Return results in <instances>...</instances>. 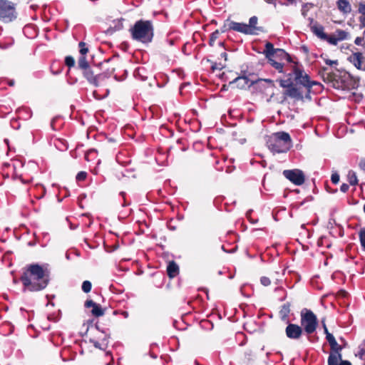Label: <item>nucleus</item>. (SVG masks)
<instances>
[{
	"instance_id": "31",
	"label": "nucleus",
	"mask_w": 365,
	"mask_h": 365,
	"mask_svg": "<svg viewBox=\"0 0 365 365\" xmlns=\"http://www.w3.org/2000/svg\"><path fill=\"white\" fill-rule=\"evenodd\" d=\"M322 40L327 41L329 43L336 46L338 43V41L334 35H328L327 34V37L323 38Z\"/></svg>"
},
{
	"instance_id": "41",
	"label": "nucleus",
	"mask_w": 365,
	"mask_h": 365,
	"mask_svg": "<svg viewBox=\"0 0 365 365\" xmlns=\"http://www.w3.org/2000/svg\"><path fill=\"white\" fill-rule=\"evenodd\" d=\"M364 42V37H356L354 41V43L358 46L363 45V43Z\"/></svg>"
},
{
	"instance_id": "18",
	"label": "nucleus",
	"mask_w": 365,
	"mask_h": 365,
	"mask_svg": "<svg viewBox=\"0 0 365 365\" xmlns=\"http://www.w3.org/2000/svg\"><path fill=\"white\" fill-rule=\"evenodd\" d=\"M167 273L170 278H174L179 274V267L174 261L169 262Z\"/></svg>"
},
{
	"instance_id": "20",
	"label": "nucleus",
	"mask_w": 365,
	"mask_h": 365,
	"mask_svg": "<svg viewBox=\"0 0 365 365\" xmlns=\"http://www.w3.org/2000/svg\"><path fill=\"white\" fill-rule=\"evenodd\" d=\"M363 56L360 52L354 53L350 56V61L358 68L361 69L362 66Z\"/></svg>"
},
{
	"instance_id": "63",
	"label": "nucleus",
	"mask_w": 365,
	"mask_h": 365,
	"mask_svg": "<svg viewBox=\"0 0 365 365\" xmlns=\"http://www.w3.org/2000/svg\"><path fill=\"white\" fill-rule=\"evenodd\" d=\"M4 142H5L6 144H8V140H6H6H4Z\"/></svg>"
},
{
	"instance_id": "37",
	"label": "nucleus",
	"mask_w": 365,
	"mask_h": 365,
	"mask_svg": "<svg viewBox=\"0 0 365 365\" xmlns=\"http://www.w3.org/2000/svg\"><path fill=\"white\" fill-rule=\"evenodd\" d=\"M87 173L86 172H80L76 175V180L78 181L84 180L86 178Z\"/></svg>"
},
{
	"instance_id": "42",
	"label": "nucleus",
	"mask_w": 365,
	"mask_h": 365,
	"mask_svg": "<svg viewBox=\"0 0 365 365\" xmlns=\"http://www.w3.org/2000/svg\"><path fill=\"white\" fill-rule=\"evenodd\" d=\"M349 187L347 184H345V183H343L341 185V187H340V190L341 192H346L348 191Z\"/></svg>"
},
{
	"instance_id": "30",
	"label": "nucleus",
	"mask_w": 365,
	"mask_h": 365,
	"mask_svg": "<svg viewBox=\"0 0 365 365\" xmlns=\"http://www.w3.org/2000/svg\"><path fill=\"white\" fill-rule=\"evenodd\" d=\"M220 32L218 30L212 32L210 35V40H209V44L210 46H212L215 44V41L216 39L219 38Z\"/></svg>"
},
{
	"instance_id": "43",
	"label": "nucleus",
	"mask_w": 365,
	"mask_h": 365,
	"mask_svg": "<svg viewBox=\"0 0 365 365\" xmlns=\"http://www.w3.org/2000/svg\"><path fill=\"white\" fill-rule=\"evenodd\" d=\"M8 83L10 86H14V80H8V79H4V80H2L1 79V83Z\"/></svg>"
},
{
	"instance_id": "8",
	"label": "nucleus",
	"mask_w": 365,
	"mask_h": 365,
	"mask_svg": "<svg viewBox=\"0 0 365 365\" xmlns=\"http://www.w3.org/2000/svg\"><path fill=\"white\" fill-rule=\"evenodd\" d=\"M284 176L297 185H302L305 181L304 173L298 169L285 170L283 171Z\"/></svg>"
},
{
	"instance_id": "7",
	"label": "nucleus",
	"mask_w": 365,
	"mask_h": 365,
	"mask_svg": "<svg viewBox=\"0 0 365 365\" xmlns=\"http://www.w3.org/2000/svg\"><path fill=\"white\" fill-rule=\"evenodd\" d=\"M303 93H273L268 101L278 103H284L287 98H290L294 101H303Z\"/></svg>"
},
{
	"instance_id": "40",
	"label": "nucleus",
	"mask_w": 365,
	"mask_h": 365,
	"mask_svg": "<svg viewBox=\"0 0 365 365\" xmlns=\"http://www.w3.org/2000/svg\"><path fill=\"white\" fill-rule=\"evenodd\" d=\"M91 95L93 98H96L97 100H101V99L105 98L107 96L108 93H106L105 95H103L102 96H98V93H95V92L91 93Z\"/></svg>"
},
{
	"instance_id": "21",
	"label": "nucleus",
	"mask_w": 365,
	"mask_h": 365,
	"mask_svg": "<svg viewBox=\"0 0 365 365\" xmlns=\"http://www.w3.org/2000/svg\"><path fill=\"white\" fill-rule=\"evenodd\" d=\"M341 351L330 352L328 358V365H339L341 359Z\"/></svg>"
},
{
	"instance_id": "25",
	"label": "nucleus",
	"mask_w": 365,
	"mask_h": 365,
	"mask_svg": "<svg viewBox=\"0 0 365 365\" xmlns=\"http://www.w3.org/2000/svg\"><path fill=\"white\" fill-rule=\"evenodd\" d=\"M334 36H336L338 41H343L347 38L348 33L344 30L337 29L335 31Z\"/></svg>"
},
{
	"instance_id": "58",
	"label": "nucleus",
	"mask_w": 365,
	"mask_h": 365,
	"mask_svg": "<svg viewBox=\"0 0 365 365\" xmlns=\"http://www.w3.org/2000/svg\"><path fill=\"white\" fill-rule=\"evenodd\" d=\"M212 70H215V69H216V68H217V67H216V66H215V65H213V66H212Z\"/></svg>"
},
{
	"instance_id": "2",
	"label": "nucleus",
	"mask_w": 365,
	"mask_h": 365,
	"mask_svg": "<svg viewBox=\"0 0 365 365\" xmlns=\"http://www.w3.org/2000/svg\"><path fill=\"white\" fill-rule=\"evenodd\" d=\"M24 285L30 291L44 289L49 281V272L38 264L29 265L21 276Z\"/></svg>"
},
{
	"instance_id": "62",
	"label": "nucleus",
	"mask_w": 365,
	"mask_h": 365,
	"mask_svg": "<svg viewBox=\"0 0 365 365\" xmlns=\"http://www.w3.org/2000/svg\"><path fill=\"white\" fill-rule=\"evenodd\" d=\"M310 21H311V24H312L314 22V20H313V19H311Z\"/></svg>"
},
{
	"instance_id": "16",
	"label": "nucleus",
	"mask_w": 365,
	"mask_h": 365,
	"mask_svg": "<svg viewBox=\"0 0 365 365\" xmlns=\"http://www.w3.org/2000/svg\"><path fill=\"white\" fill-rule=\"evenodd\" d=\"M310 29L314 35L322 40L327 37V34L324 31V26L317 22H314V24L311 25Z\"/></svg>"
},
{
	"instance_id": "47",
	"label": "nucleus",
	"mask_w": 365,
	"mask_h": 365,
	"mask_svg": "<svg viewBox=\"0 0 365 365\" xmlns=\"http://www.w3.org/2000/svg\"><path fill=\"white\" fill-rule=\"evenodd\" d=\"M339 365H351V364L349 361H343L341 359Z\"/></svg>"
},
{
	"instance_id": "53",
	"label": "nucleus",
	"mask_w": 365,
	"mask_h": 365,
	"mask_svg": "<svg viewBox=\"0 0 365 365\" xmlns=\"http://www.w3.org/2000/svg\"><path fill=\"white\" fill-rule=\"evenodd\" d=\"M36 244L34 241H31L28 243V245L29 246H34Z\"/></svg>"
},
{
	"instance_id": "34",
	"label": "nucleus",
	"mask_w": 365,
	"mask_h": 365,
	"mask_svg": "<svg viewBox=\"0 0 365 365\" xmlns=\"http://www.w3.org/2000/svg\"><path fill=\"white\" fill-rule=\"evenodd\" d=\"M91 287L92 284L89 281H84L82 284V290L86 293H88L89 292H91Z\"/></svg>"
},
{
	"instance_id": "51",
	"label": "nucleus",
	"mask_w": 365,
	"mask_h": 365,
	"mask_svg": "<svg viewBox=\"0 0 365 365\" xmlns=\"http://www.w3.org/2000/svg\"><path fill=\"white\" fill-rule=\"evenodd\" d=\"M221 56L225 58V60H227V53L225 52H223L221 53Z\"/></svg>"
},
{
	"instance_id": "24",
	"label": "nucleus",
	"mask_w": 365,
	"mask_h": 365,
	"mask_svg": "<svg viewBox=\"0 0 365 365\" xmlns=\"http://www.w3.org/2000/svg\"><path fill=\"white\" fill-rule=\"evenodd\" d=\"M78 67L83 71L90 68L86 56H81L78 61Z\"/></svg>"
},
{
	"instance_id": "54",
	"label": "nucleus",
	"mask_w": 365,
	"mask_h": 365,
	"mask_svg": "<svg viewBox=\"0 0 365 365\" xmlns=\"http://www.w3.org/2000/svg\"><path fill=\"white\" fill-rule=\"evenodd\" d=\"M305 97L306 98L310 100L311 99V97L309 96V93H305Z\"/></svg>"
},
{
	"instance_id": "19",
	"label": "nucleus",
	"mask_w": 365,
	"mask_h": 365,
	"mask_svg": "<svg viewBox=\"0 0 365 365\" xmlns=\"http://www.w3.org/2000/svg\"><path fill=\"white\" fill-rule=\"evenodd\" d=\"M337 6L343 14H349L351 11V6L348 0H338Z\"/></svg>"
},
{
	"instance_id": "4",
	"label": "nucleus",
	"mask_w": 365,
	"mask_h": 365,
	"mask_svg": "<svg viewBox=\"0 0 365 365\" xmlns=\"http://www.w3.org/2000/svg\"><path fill=\"white\" fill-rule=\"evenodd\" d=\"M266 143L273 153H286L292 147L291 138L285 132H277L267 136Z\"/></svg>"
},
{
	"instance_id": "64",
	"label": "nucleus",
	"mask_w": 365,
	"mask_h": 365,
	"mask_svg": "<svg viewBox=\"0 0 365 365\" xmlns=\"http://www.w3.org/2000/svg\"><path fill=\"white\" fill-rule=\"evenodd\" d=\"M364 211L365 212V205H364Z\"/></svg>"
},
{
	"instance_id": "36",
	"label": "nucleus",
	"mask_w": 365,
	"mask_h": 365,
	"mask_svg": "<svg viewBox=\"0 0 365 365\" xmlns=\"http://www.w3.org/2000/svg\"><path fill=\"white\" fill-rule=\"evenodd\" d=\"M78 46L80 48V53L82 55L81 56H85V55L88 52V49L86 46V43L81 41L79 43Z\"/></svg>"
},
{
	"instance_id": "35",
	"label": "nucleus",
	"mask_w": 365,
	"mask_h": 365,
	"mask_svg": "<svg viewBox=\"0 0 365 365\" xmlns=\"http://www.w3.org/2000/svg\"><path fill=\"white\" fill-rule=\"evenodd\" d=\"M65 64L69 68L73 67L75 65V60L73 57L71 56H67L65 58Z\"/></svg>"
},
{
	"instance_id": "29",
	"label": "nucleus",
	"mask_w": 365,
	"mask_h": 365,
	"mask_svg": "<svg viewBox=\"0 0 365 365\" xmlns=\"http://www.w3.org/2000/svg\"><path fill=\"white\" fill-rule=\"evenodd\" d=\"M358 11L361 14L359 17V22L361 23V20L365 19V2H359Z\"/></svg>"
},
{
	"instance_id": "59",
	"label": "nucleus",
	"mask_w": 365,
	"mask_h": 365,
	"mask_svg": "<svg viewBox=\"0 0 365 365\" xmlns=\"http://www.w3.org/2000/svg\"><path fill=\"white\" fill-rule=\"evenodd\" d=\"M225 86L224 85V86H222V88H221L220 92H222V91H223V90L225 89Z\"/></svg>"
},
{
	"instance_id": "1",
	"label": "nucleus",
	"mask_w": 365,
	"mask_h": 365,
	"mask_svg": "<svg viewBox=\"0 0 365 365\" xmlns=\"http://www.w3.org/2000/svg\"><path fill=\"white\" fill-rule=\"evenodd\" d=\"M279 85L284 88H287V91H299L304 89L310 91L314 86H318V90L322 91L324 86L316 81H312L309 76L297 65L293 66L292 71L286 76L285 79L279 81Z\"/></svg>"
},
{
	"instance_id": "55",
	"label": "nucleus",
	"mask_w": 365,
	"mask_h": 365,
	"mask_svg": "<svg viewBox=\"0 0 365 365\" xmlns=\"http://www.w3.org/2000/svg\"><path fill=\"white\" fill-rule=\"evenodd\" d=\"M94 346L96 347H99V343L98 342H95Z\"/></svg>"
},
{
	"instance_id": "9",
	"label": "nucleus",
	"mask_w": 365,
	"mask_h": 365,
	"mask_svg": "<svg viewBox=\"0 0 365 365\" xmlns=\"http://www.w3.org/2000/svg\"><path fill=\"white\" fill-rule=\"evenodd\" d=\"M83 75L88 81L96 87L101 86L106 78V75L103 73L94 75L90 68L83 71Z\"/></svg>"
},
{
	"instance_id": "38",
	"label": "nucleus",
	"mask_w": 365,
	"mask_h": 365,
	"mask_svg": "<svg viewBox=\"0 0 365 365\" xmlns=\"http://www.w3.org/2000/svg\"><path fill=\"white\" fill-rule=\"evenodd\" d=\"M260 282L264 286H269L271 284L269 278L267 277H262L260 278Z\"/></svg>"
},
{
	"instance_id": "33",
	"label": "nucleus",
	"mask_w": 365,
	"mask_h": 365,
	"mask_svg": "<svg viewBox=\"0 0 365 365\" xmlns=\"http://www.w3.org/2000/svg\"><path fill=\"white\" fill-rule=\"evenodd\" d=\"M359 237L360 240L361 247L365 250V228L360 230V231L359 232Z\"/></svg>"
},
{
	"instance_id": "17",
	"label": "nucleus",
	"mask_w": 365,
	"mask_h": 365,
	"mask_svg": "<svg viewBox=\"0 0 365 365\" xmlns=\"http://www.w3.org/2000/svg\"><path fill=\"white\" fill-rule=\"evenodd\" d=\"M327 340L328 341L330 346H331V352L334 351H341L343 349V346L338 344L336 341L334 336L331 334H328V336H326Z\"/></svg>"
},
{
	"instance_id": "10",
	"label": "nucleus",
	"mask_w": 365,
	"mask_h": 365,
	"mask_svg": "<svg viewBox=\"0 0 365 365\" xmlns=\"http://www.w3.org/2000/svg\"><path fill=\"white\" fill-rule=\"evenodd\" d=\"M286 335L292 339H298L302 334V328L295 324H289L285 329Z\"/></svg>"
},
{
	"instance_id": "56",
	"label": "nucleus",
	"mask_w": 365,
	"mask_h": 365,
	"mask_svg": "<svg viewBox=\"0 0 365 365\" xmlns=\"http://www.w3.org/2000/svg\"><path fill=\"white\" fill-rule=\"evenodd\" d=\"M10 165L9 163H4V167H9Z\"/></svg>"
},
{
	"instance_id": "12",
	"label": "nucleus",
	"mask_w": 365,
	"mask_h": 365,
	"mask_svg": "<svg viewBox=\"0 0 365 365\" xmlns=\"http://www.w3.org/2000/svg\"><path fill=\"white\" fill-rule=\"evenodd\" d=\"M247 27L249 31H251L250 35H258L260 33L267 32L264 26H258V18L256 16H253L249 19Z\"/></svg>"
},
{
	"instance_id": "52",
	"label": "nucleus",
	"mask_w": 365,
	"mask_h": 365,
	"mask_svg": "<svg viewBox=\"0 0 365 365\" xmlns=\"http://www.w3.org/2000/svg\"><path fill=\"white\" fill-rule=\"evenodd\" d=\"M360 25L361 27H364L365 28V19L361 20V23H360Z\"/></svg>"
},
{
	"instance_id": "28",
	"label": "nucleus",
	"mask_w": 365,
	"mask_h": 365,
	"mask_svg": "<svg viewBox=\"0 0 365 365\" xmlns=\"http://www.w3.org/2000/svg\"><path fill=\"white\" fill-rule=\"evenodd\" d=\"M290 312V304L289 303L284 304L279 312L282 318L287 317L288 314Z\"/></svg>"
},
{
	"instance_id": "22",
	"label": "nucleus",
	"mask_w": 365,
	"mask_h": 365,
	"mask_svg": "<svg viewBox=\"0 0 365 365\" xmlns=\"http://www.w3.org/2000/svg\"><path fill=\"white\" fill-rule=\"evenodd\" d=\"M275 52L276 50L274 49L273 44L270 42H267L265 44V49L264 51L265 56L269 59L271 56H274Z\"/></svg>"
},
{
	"instance_id": "27",
	"label": "nucleus",
	"mask_w": 365,
	"mask_h": 365,
	"mask_svg": "<svg viewBox=\"0 0 365 365\" xmlns=\"http://www.w3.org/2000/svg\"><path fill=\"white\" fill-rule=\"evenodd\" d=\"M349 100L359 103L363 98L361 93H351L348 97Z\"/></svg>"
},
{
	"instance_id": "26",
	"label": "nucleus",
	"mask_w": 365,
	"mask_h": 365,
	"mask_svg": "<svg viewBox=\"0 0 365 365\" xmlns=\"http://www.w3.org/2000/svg\"><path fill=\"white\" fill-rule=\"evenodd\" d=\"M269 63L274 67L276 70H277L279 73L283 71L284 65L282 63L277 62L271 58L268 59Z\"/></svg>"
},
{
	"instance_id": "23",
	"label": "nucleus",
	"mask_w": 365,
	"mask_h": 365,
	"mask_svg": "<svg viewBox=\"0 0 365 365\" xmlns=\"http://www.w3.org/2000/svg\"><path fill=\"white\" fill-rule=\"evenodd\" d=\"M347 178L351 185H356L358 184V179L355 172L349 170L347 175Z\"/></svg>"
},
{
	"instance_id": "44",
	"label": "nucleus",
	"mask_w": 365,
	"mask_h": 365,
	"mask_svg": "<svg viewBox=\"0 0 365 365\" xmlns=\"http://www.w3.org/2000/svg\"><path fill=\"white\" fill-rule=\"evenodd\" d=\"M325 62H326V64H327L329 66H333L334 64H335V65L337 64V61H332V60H329V59L326 60Z\"/></svg>"
},
{
	"instance_id": "46",
	"label": "nucleus",
	"mask_w": 365,
	"mask_h": 365,
	"mask_svg": "<svg viewBox=\"0 0 365 365\" xmlns=\"http://www.w3.org/2000/svg\"><path fill=\"white\" fill-rule=\"evenodd\" d=\"M359 165L362 170L365 171V160H361Z\"/></svg>"
},
{
	"instance_id": "32",
	"label": "nucleus",
	"mask_w": 365,
	"mask_h": 365,
	"mask_svg": "<svg viewBox=\"0 0 365 365\" xmlns=\"http://www.w3.org/2000/svg\"><path fill=\"white\" fill-rule=\"evenodd\" d=\"M14 41L13 38L5 39L4 42H1V49H6L10 47H12L14 45Z\"/></svg>"
},
{
	"instance_id": "3",
	"label": "nucleus",
	"mask_w": 365,
	"mask_h": 365,
	"mask_svg": "<svg viewBox=\"0 0 365 365\" xmlns=\"http://www.w3.org/2000/svg\"><path fill=\"white\" fill-rule=\"evenodd\" d=\"M129 31L133 40L144 44L150 43L154 36V26L150 20L140 19L135 21Z\"/></svg>"
},
{
	"instance_id": "5",
	"label": "nucleus",
	"mask_w": 365,
	"mask_h": 365,
	"mask_svg": "<svg viewBox=\"0 0 365 365\" xmlns=\"http://www.w3.org/2000/svg\"><path fill=\"white\" fill-rule=\"evenodd\" d=\"M17 0H1V21L9 23L18 17Z\"/></svg>"
},
{
	"instance_id": "39",
	"label": "nucleus",
	"mask_w": 365,
	"mask_h": 365,
	"mask_svg": "<svg viewBox=\"0 0 365 365\" xmlns=\"http://www.w3.org/2000/svg\"><path fill=\"white\" fill-rule=\"evenodd\" d=\"M331 180L334 184H337L339 181V175L337 173H334L331 175Z\"/></svg>"
},
{
	"instance_id": "11",
	"label": "nucleus",
	"mask_w": 365,
	"mask_h": 365,
	"mask_svg": "<svg viewBox=\"0 0 365 365\" xmlns=\"http://www.w3.org/2000/svg\"><path fill=\"white\" fill-rule=\"evenodd\" d=\"M232 88H237L240 90H247L252 86V81L246 76H239L230 83Z\"/></svg>"
},
{
	"instance_id": "60",
	"label": "nucleus",
	"mask_w": 365,
	"mask_h": 365,
	"mask_svg": "<svg viewBox=\"0 0 365 365\" xmlns=\"http://www.w3.org/2000/svg\"><path fill=\"white\" fill-rule=\"evenodd\" d=\"M88 153H87L86 154V155H85V158H86V159H88Z\"/></svg>"
},
{
	"instance_id": "61",
	"label": "nucleus",
	"mask_w": 365,
	"mask_h": 365,
	"mask_svg": "<svg viewBox=\"0 0 365 365\" xmlns=\"http://www.w3.org/2000/svg\"><path fill=\"white\" fill-rule=\"evenodd\" d=\"M289 2L292 3L294 1V0H287Z\"/></svg>"
},
{
	"instance_id": "6",
	"label": "nucleus",
	"mask_w": 365,
	"mask_h": 365,
	"mask_svg": "<svg viewBox=\"0 0 365 365\" xmlns=\"http://www.w3.org/2000/svg\"><path fill=\"white\" fill-rule=\"evenodd\" d=\"M318 322L316 315L311 311L304 309L301 312V325L307 334H312L317 327Z\"/></svg>"
},
{
	"instance_id": "15",
	"label": "nucleus",
	"mask_w": 365,
	"mask_h": 365,
	"mask_svg": "<svg viewBox=\"0 0 365 365\" xmlns=\"http://www.w3.org/2000/svg\"><path fill=\"white\" fill-rule=\"evenodd\" d=\"M252 86H255L256 88H267L269 87L274 88V81L268 78H258L256 81H252Z\"/></svg>"
},
{
	"instance_id": "48",
	"label": "nucleus",
	"mask_w": 365,
	"mask_h": 365,
	"mask_svg": "<svg viewBox=\"0 0 365 365\" xmlns=\"http://www.w3.org/2000/svg\"><path fill=\"white\" fill-rule=\"evenodd\" d=\"M190 83H182L180 86V91H182L186 86H189Z\"/></svg>"
},
{
	"instance_id": "50",
	"label": "nucleus",
	"mask_w": 365,
	"mask_h": 365,
	"mask_svg": "<svg viewBox=\"0 0 365 365\" xmlns=\"http://www.w3.org/2000/svg\"><path fill=\"white\" fill-rule=\"evenodd\" d=\"M323 327H324V333L326 334V336H327L328 334H330V333L328 331V329L325 324H324Z\"/></svg>"
},
{
	"instance_id": "57",
	"label": "nucleus",
	"mask_w": 365,
	"mask_h": 365,
	"mask_svg": "<svg viewBox=\"0 0 365 365\" xmlns=\"http://www.w3.org/2000/svg\"><path fill=\"white\" fill-rule=\"evenodd\" d=\"M120 195H122V197H123V198H125V192H120Z\"/></svg>"
},
{
	"instance_id": "49",
	"label": "nucleus",
	"mask_w": 365,
	"mask_h": 365,
	"mask_svg": "<svg viewBox=\"0 0 365 365\" xmlns=\"http://www.w3.org/2000/svg\"><path fill=\"white\" fill-rule=\"evenodd\" d=\"M165 42L169 43V45L172 46L174 43V40L173 39H167L165 41Z\"/></svg>"
},
{
	"instance_id": "14",
	"label": "nucleus",
	"mask_w": 365,
	"mask_h": 365,
	"mask_svg": "<svg viewBox=\"0 0 365 365\" xmlns=\"http://www.w3.org/2000/svg\"><path fill=\"white\" fill-rule=\"evenodd\" d=\"M86 308L92 307L91 314L96 317H101L104 314V309H102L101 305L96 304L93 300H86L85 302Z\"/></svg>"
},
{
	"instance_id": "45",
	"label": "nucleus",
	"mask_w": 365,
	"mask_h": 365,
	"mask_svg": "<svg viewBox=\"0 0 365 365\" xmlns=\"http://www.w3.org/2000/svg\"><path fill=\"white\" fill-rule=\"evenodd\" d=\"M4 326H7V327H9V333L5 334V335H8V334H11V333L13 331V327H11V324H10L9 323H8V322H5V323H4Z\"/></svg>"
},
{
	"instance_id": "13",
	"label": "nucleus",
	"mask_w": 365,
	"mask_h": 365,
	"mask_svg": "<svg viewBox=\"0 0 365 365\" xmlns=\"http://www.w3.org/2000/svg\"><path fill=\"white\" fill-rule=\"evenodd\" d=\"M227 26V30H232L235 31H237L242 33L245 35H250V31H249V28L247 27V24L245 23H239L233 21H230L227 23V24L225 25L224 27Z\"/></svg>"
}]
</instances>
